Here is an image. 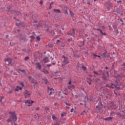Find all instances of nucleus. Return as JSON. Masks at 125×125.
<instances>
[{
  "label": "nucleus",
  "mask_w": 125,
  "mask_h": 125,
  "mask_svg": "<svg viewBox=\"0 0 125 125\" xmlns=\"http://www.w3.org/2000/svg\"><path fill=\"white\" fill-rule=\"evenodd\" d=\"M10 117L7 120V123H10V122H15L17 121V114L15 111H10L9 112Z\"/></svg>",
  "instance_id": "nucleus-1"
},
{
  "label": "nucleus",
  "mask_w": 125,
  "mask_h": 125,
  "mask_svg": "<svg viewBox=\"0 0 125 125\" xmlns=\"http://www.w3.org/2000/svg\"><path fill=\"white\" fill-rule=\"evenodd\" d=\"M20 84H21V85L22 87H21L20 86H16V88L15 89V91H19V90H22V89L24 88V87L25 86L24 82L22 81L20 83Z\"/></svg>",
  "instance_id": "nucleus-2"
},
{
  "label": "nucleus",
  "mask_w": 125,
  "mask_h": 125,
  "mask_svg": "<svg viewBox=\"0 0 125 125\" xmlns=\"http://www.w3.org/2000/svg\"><path fill=\"white\" fill-rule=\"evenodd\" d=\"M5 62H8L10 65H11V66H12V65H14V63H15V61L9 58L6 59L5 60Z\"/></svg>",
  "instance_id": "nucleus-3"
},
{
  "label": "nucleus",
  "mask_w": 125,
  "mask_h": 125,
  "mask_svg": "<svg viewBox=\"0 0 125 125\" xmlns=\"http://www.w3.org/2000/svg\"><path fill=\"white\" fill-rule=\"evenodd\" d=\"M53 91H54V89L48 87L47 93L48 95H53V96H54V93Z\"/></svg>",
  "instance_id": "nucleus-4"
},
{
  "label": "nucleus",
  "mask_w": 125,
  "mask_h": 125,
  "mask_svg": "<svg viewBox=\"0 0 125 125\" xmlns=\"http://www.w3.org/2000/svg\"><path fill=\"white\" fill-rule=\"evenodd\" d=\"M35 68L36 69H37V70H42V66L40 62H35Z\"/></svg>",
  "instance_id": "nucleus-5"
},
{
  "label": "nucleus",
  "mask_w": 125,
  "mask_h": 125,
  "mask_svg": "<svg viewBox=\"0 0 125 125\" xmlns=\"http://www.w3.org/2000/svg\"><path fill=\"white\" fill-rule=\"evenodd\" d=\"M63 63H66L65 64H62L63 66H65V65H67V64H69L70 62H69V60H68V57H65L64 60H63Z\"/></svg>",
  "instance_id": "nucleus-6"
},
{
  "label": "nucleus",
  "mask_w": 125,
  "mask_h": 125,
  "mask_svg": "<svg viewBox=\"0 0 125 125\" xmlns=\"http://www.w3.org/2000/svg\"><path fill=\"white\" fill-rule=\"evenodd\" d=\"M114 84L115 85V87H117V86H120V85H121V83L120 82V80H115L114 81Z\"/></svg>",
  "instance_id": "nucleus-7"
},
{
  "label": "nucleus",
  "mask_w": 125,
  "mask_h": 125,
  "mask_svg": "<svg viewBox=\"0 0 125 125\" xmlns=\"http://www.w3.org/2000/svg\"><path fill=\"white\" fill-rule=\"evenodd\" d=\"M29 81H30L32 83H37V81H36V79L33 78L32 76H29Z\"/></svg>",
  "instance_id": "nucleus-8"
},
{
  "label": "nucleus",
  "mask_w": 125,
  "mask_h": 125,
  "mask_svg": "<svg viewBox=\"0 0 125 125\" xmlns=\"http://www.w3.org/2000/svg\"><path fill=\"white\" fill-rule=\"evenodd\" d=\"M33 103H34V101H30V100H27L25 102V104H29L28 105V106H32Z\"/></svg>",
  "instance_id": "nucleus-9"
},
{
  "label": "nucleus",
  "mask_w": 125,
  "mask_h": 125,
  "mask_svg": "<svg viewBox=\"0 0 125 125\" xmlns=\"http://www.w3.org/2000/svg\"><path fill=\"white\" fill-rule=\"evenodd\" d=\"M101 56H102V57H103V58H105V57H110V55L109 54H108V53H103L102 55H101Z\"/></svg>",
  "instance_id": "nucleus-10"
},
{
  "label": "nucleus",
  "mask_w": 125,
  "mask_h": 125,
  "mask_svg": "<svg viewBox=\"0 0 125 125\" xmlns=\"http://www.w3.org/2000/svg\"><path fill=\"white\" fill-rule=\"evenodd\" d=\"M81 68H82V70L84 71V72H87V67L84 66V65L83 64Z\"/></svg>",
  "instance_id": "nucleus-11"
},
{
  "label": "nucleus",
  "mask_w": 125,
  "mask_h": 125,
  "mask_svg": "<svg viewBox=\"0 0 125 125\" xmlns=\"http://www.w3.org/2000/svg\"><path fill=\"white\" fill-rule=\"evenodd\" d=\"M42 81L44 83H45L46 84H47V83H48V79H47V78H43Z\"/></svg>",
  "instance_id": "nucleus-12"
},
{
  "label": "nucleus",
  "mask_w": 125,
  "mask_h": 125,
  "mask_svg": "<svg viewBox=\"0 0 125 125\" xmlns=\"http://www.w3.org/2000/svg\"><path fill=\"white\" fill-rule=\"evenodd\" d=\"M43 60L44 63H47L48 62H49V59L46 57L43 58Z\"/></svg>",
  "instance_id": "nucleus-13"
},
{
  "label": "nucleus",
  "mask_w": 125,
  "mask_h": 125,
  "mask_svg": "<svg viewBox=\"0 0 125 125\" xmlns=\"http://www.w3.org/2000/svg\"><path fill=\"white\" fill-rule=\"evenodd\" d=\"M52 118L53 119L54 122H56L58 120V118L55 116V114L52 115Z\"/></svg>",
  "instance_id": "nucleus-14"
},
{
  "label": "nucleus",
  "mask_w": 125,
  "mask_h": 125,
  "mask_svg": "<svg viewBox=\"0 0 125 125\" xmlns=\"http://www.w3.org/2000/svg\"><path fill=\"white\" fill-rule=\"evenodd\" d=\"M24 95H28L30 96L31 95V93H30V91H28V90H26V92L24 93Z\"/></svg>",
  "instance_id": "nucleus-15"
},
{
  "label": "nucleus",
  "mask_w": 125,
  "mask_h": 125,
  "mask_svg": "<svg viewBox=\"0 0 125 125\" xmlns=\"http://www.w3.org/2000/svg\"><path fill=\"white\" fill-rule=\"evenodd\" d=\"M113 119H114L113 117H107V118H104V120L105 121H110V120H113Z\"/></svg>",
  "instance_id": "nucleus-16"
},
{
  "label": "nucleus",
  "mask_w": 125,
  "mask_h": 125,
  "mask_svg": "<svg viewBox=\"0 0 125 125\" xmlns=\"http://www.w3.org/2000/svg\"><path fill=\"white\" fill-rule=\"evenodd\" d=\"M15 13L17 16H18V15H21V13L19 11H15Z\"/></svg>",
  "instance_id": "nucleus-17"
},
{
  "label": "nucleus",
  "mask_w": 125,
  "mask_h": 125,
  "mask_svg": "<svg viewBox=\"0 0 125 125\" xmlns=\"http://www.w3.org/2000/svg\"><path fill=\"white\" fill-rule=\"evenodd\" d=\"M66 115H67V112H62V113L61 114V117L62 118H63V117L66 116Z\"/></svg>",
  "instance_id": "nucleus-18"
},
{
  "label": "nucleus",
  "mask_w": 125,
  "mask_h": 125,
  "mask_svg": "<svg viewBox=\"0 0 125 125\" xmlns=\"http://www.w3.org/2000/svg\"><path fill=\"white\" fill-rule=\"evenodd\" d=\"M105 86H106V87L111 88H113V89L114 88V87L112 86H110V84H109V83H107V84L105 85Z\"/></svg>",
  "instance_id": "nucleus-19"
},
{
  "label": "nucleus",
  "mask_w": 125,
  "mask_h": 125,
  "mask_svg": "<svg viewBox=\"0 0 125 125\" xmlns=\"http://www.w3.org/2000/svg\"><path fill=\"white\" fill-rule=\"evenodd\" d=\"M54 12H56V13H61L60 10L59 9H54Z\"/></svg>",
  "instance_id": "nucleus-20"
},
{
  "label": "nucleus",
  "mask_w": 125,
  "mask_h": 125,
  "mask_svg": "<svg viewBox=\"0 0 125 125\" xmlns=\"http://www.w3.org/2000/svg\"><path fill=\"white\" fill-rule=\"evenodd\" d=\"M93 73L95 75H97L98 76H100V75H101L100 73H98V72L95 71H93Z\"/></svg>",
  "instance_id": "nucleus-21"
},
{
  "label": "nucleus",
  "mask_w": 125,
  "mask_h": 125,
  "mask_svg": "<svg viewBox=\"0 0 125 125\" xmlns=\"http://www.w3.org/2000/svg\"><path fill=\"white\" fill-rule=\"evenodd\" d=\"M10 9H11V6H7L6 11L9 12V11H10Z\"/></svg>",
  "instance_id": "nucleus-22"
},
{
  "label": "nucleus",
  "mask_w": 125,
  "mask_h": 125,
  "mask_svg": "<svg viewBox=\"0 0 125 125\" xmlns=\"http://www.w3.org/2000/svg\"><path fill=\"white\" fill-rule=\"evenodd\" d=\"M103 79H104V81H107V80H108V78H107V76H106V75H103Z\"/></svg>",
  "instance_id": "nucleus-23"
},
{
  "label": "nucleus",
  "mask_w": 125,
  "mask_h": 125,
  "mask_svg": "<svg viewBox=\"0 0 125 125\" xmlns=\"http://www.w3.org/2000/svg\"><path fill=\"white\" fill-rule=\"evenodd\" d=\"M107 5H108V7H112L113 4L112 3H107Z\"/></svg>",
  "instance_id": "nucleus-24"
},
{
  "label": "nucleus",
  "mask_w": 125,
  "mask_h": 125,
  "mask_svg": "<svg viewBox=\"0 0 125 125\" xmlns=\"http://www.w3.org/2000/svg\"><path fill=\"white\" fill-rule=\"evenodd\" d=\"M91 82H92V81H91V80H88V81H87V83H88L89 85H91L92 83Z\"/></svg>",
  "instance_id": "nucleus-25"
},
{
  "label": "nucleus",
  "mask_w": 125,
  "mask_h": 125,
  "mask_svg": "<svg viewBox=\"0 0 125 125\" xmlns=\"http://www.w3.org/2000/svg\"><path fill=\"white\" fill-rule=\"evenodd\" d=\"M68 84H69V85H72V80L71 79L68 80Z\"/></svg>",
  "instance_id": "nucleus-26"
},
{
  "label": "nucleus",
  "mask_w": 125,
  "mask_h": 125,
  "mask_svg": "<svg viewBox=\"0 0 125 125\" xmlns=\"http://www.w3.org/2000/svg\"><path fill=\"white\" fill-rule=\"evenodd\" d=\"M114 67H115V65L114 64H112V67L110 68V69L109 68V70L113 71V70H114Z\"/></svg>",
  "instance_id": "nucleus-27"
},
{
  "label": "nucleus",
  "mask_w": 125,
  "mask_h": 125,
  "mask_svg": "<svg viewBox=\"0 0 125 125\" xmlns=\"http://www.w3.org/2000/svg\"><path fill=\"white\" fill-rule=\"evenodd\" d=\"M37 39V41H38V42H40V41H41V37H40V36H37L36 37Z\"/></svg>",
  "instance_id": "nucleus-28"
},
{
  "label": "nucleus",
  "mask_w": 125,
  "mask_h": 125,
  "mask_svg": "<svg viewBox=\"0 0 125 125\" xmlns=\"http://www.w3.org/2000/svg\"><path fill=\"white\" fill-rule=\"evenodd\" d=\"M70 14L71 16H74V15H75V14L74 13V12L70 11Z\"/></svg>",
  "instance_id": "nucleus-29"
},
{
  "label": "nucleus",
  "mask_w": 125,
  "mask_h": 125,
  "mask_svg": "<svg viewBox=\"0 0 125 125\" xmlns=\"http://www.w3.org/2000/svg\"><path fill=\"white\" fill-rule=\"evenodd\" d=\"M24 71H25V70H24L19 69L18 71V72L20 73V72H22V73H24Z\"/></svg>",
  "instance_id": "nucleus-30"
},
{
  "label": "nucleus",
  "mask_w": 125,
  "mask_h": 125,
  "mask_svg": "<svg viewBox=\"0 0 125 125\" xmlns=\"http://www.w3.org/2000/svg\"><path fill=\"white\" fill-rule=\"evenodd\" d=\"M29 59H30V57H26V58H24V60L25 61H28V60H29Z\"/></svg>",
  "instance_id": "nucleus-31"
},
{
  "label": "nucleus",
  "mask_w": 125,
  "mask_h": 125,
  "mask_svg": "<svg viewBox=\"0 0 125 125\" xmlns=\"http://www.w3.org/2000/svg\"><path fill=\"white\" fill-rule=\"evenodd\" d=\"M110 86H113V87H116V85H115V84H113V83H110Z\"/></svg>",
  "instance_id": "nucleus-32"
},
{
  "label": "nucleus",
  "mask_w": 125,
  "mask_h": 125,
  "mask_svg": "<svg viewBox=\"0 0 125 125\" xmlns=\"http://www.w3.org/2000/svg\"><path fill=\"white\" fill-rule=\"evenodd\" d=\"M70 86H71V88H72V89H74L75 88V87H76V85H70Z\"/></svg>",
  "instance_id": "nucleus-33"
},
{
  "label": "nucleus",
  "mask_w": 125,
  "mask_h": 125,
  "mask_svg": "<svg viewBox=\"0 0 125 125\" xmlns=\"http://www.w3.org/2000/svg\"><path fill=\"white\" fill-rule=\"evenodd\" d=\"M39 3L41 5H42V4H43V1L42 0L40 1Z\"/></svg>",
  "instance_id": "nucleus-34"
},
{
  "label": "nucleus",
  "mask_w": 125,
  "mask_h": 125,
  "mask_svg": "<svg viewBox=\"0 0 125 125\" xmlns=\"http://www.w3.org/2000/svg\"><path fill=\"white\" fill-rule=\"evenodd\" d=\"M34 118L35 119H37V118H38V114H34Z\"/></svg>",
  "instance_id": "nucleus-35"
},
{
  "label": "nucleus",
  "mask_w": 125,
  "mask_h": 125,
  "mask_svg": "<svg viewBox=\"0 0 125 125\" xmlns=\"http://www.w3.org/2000/svg\"><path fill=\"white\" fill-rule=\"evenodd\" d=\"M98 30L100 31V33L101 35H103V34H104V33H103L102 30H101V29H98Z\"/></svg>",
  "instance_id": "nucleus-36"
},
{
  "label": "nucleus",
  "mask_w": 125,
  "mask_h": 125,
  "mask_svg": "<svg viewBox=\"0 0 125 125\" xmlns=\"http://www.w3.org/2000/svg\"><path fill=\"white\" fill-rule=\"evenodd\" d=\"M117 3H119V4H121L122 3V1L121 0H119L117 1Z\"/></svg>",
  "instance_id": "nucleus-37"
},
{
  "label": "nucleus",
  "mask_w": 125,
  "mask_h": 125,
  "mask_svg": "<svg viewBox=\"0 0 125 125\" xmlns=\"http://www.w3.org/2000/svg\"><path fill=\"white\" fill-rule=\"evenodd\" d=\"M45 74H49V71L48 70H45V72H44Z\"/></svg>",
  "instance_id": "nucleus-38"
},
{
  "label": "nucleus",
  "mask_w": 125,
  "mask_h": 125,
  "mask_svg": "<svg viewBox=\"0 0 125 125\" xmlns=\"http://www.w3.org/2000/svg\"><path fill=\"white\" fill-rule=\"evenodd\" d=\"M55 125H60V121H59L58 123H55Z\"/></svg>",
  "instance_id": "nucleus-39"
},
{
  "label": "nucleus",
  "mask_w": 125,
  "mask_h": 125,
  "mask_svg": "<svg viewBox=\"0 0 125 125\" xmlns=\"http://www.w3.org/2000/svg\"><path fill=\"white\" fill-rule=\"evenodd\" d=\"M93 55L94 58H96V57H98V55H97L93 54Z\"/></svg>",
  "instance_id": "nucleus-40"
},
{
  "label": "nucleus",
  "mask_w": 125,
  "mask_h": 125,
  "mask_svg": "<svg viewBox=\"0 0 125 125\" xmlns=\"http://www.w3.org/2000/svg\"><path fill=\"white\" fill-rule=\"evenodd\" d=\"M59 71H55L54 72V74L55 75H58V74H59Z\"/></svg>",
  "instance_id": "nucleus-41"
},
{
  "label": "nucleus",
  "mask_w": 125,
  "mask_h": 125,
  "mask_svg": "<svg viewBox=\"0 0 125 125\" xmlns=\"http://www.w3.org/2000/svg\"><path fill=\"white\" fill-rule=\"evenodd\" d=\"M117 13H118V14H120L121 15H123V13L121 14V12H120V11H117Z\"/></svg>",
  "instance_id": "nucleus-42"
},
{
  "label": "nucleus",
  "mask_w": 125,
  "mask_h": 125,
  "mask_svg": "<svg viewBox=\"0 0 125 125\" xmlns=\"http://www.w3.org/2000/svg\"><path fill=\"white\" fill-rule=\"evenodd\" d=\"M67 88L68 89H71V85H69L68 86H67Z\"/></svg>",
  "instance_id": "nucleus-43"
},
{
  "label": "nucleus",
  "mask_w": 125,
  "mask_h": 125,
  "mask_svg": "<svg viewBox=\"0 0 125 125\" xmlns=\"http://www.w3.org/2000/svg\"><path fill=\"white\" fill-rule=\"evenodd\" d=\"M65 104H66V105L67 106H71V104H69V103H66Z\"/></svg>",
  "instance_id": "nucleus-44"
},
{
  "label": "nucleus",
  "mask_w": 125,
  "mask_h": 125,
  "mask_svg": "<svg viewBox=\"0 0 125 125\" xmlns=\"http://www.w3.org/2000/svg\"><path fill=\"white\" fill-rule=\"evenodd\" d=\"M57 42L58 43H60V42H61V41H60V40H58L57 41Z\"/></svg>",
  "instance_id": "nucleus-45"
},
{
  "label": "nucleus",
  "mask_w": 125,
  "mask_h": 125,
  "mask_svg": "<svg viewBox=\"0 0 125 125\" xmlns=\"http://www.w3.org/2000/svg\"><path fill=\"white\" fill-rule=\"evenodd\" d=\"M17 26H21V23H19V22H18V23L17 22Z\"/></svg>",
  "instance_id": "nucleus-46"
},
{
  "label": "nucleus",
  "mask_w": 125,
  "mask_h": 125,
  "mask_svg": "<svg viewBox=\"0 0 125 125\" xmlns=\"http://www.w3.org/2000/svg\"><path fill=\"white\" fill-rule=\"evenodd\" d=\"M24 97H25V98H28V95H24Z\"/></svg>",
  "instance_id": "nucleus-47"
},
{
  "label": "nucleus",
  "mask_w": 125,
  "mask_h": 125,
  "mask_svg": "<svg viewBox=\"0 0 125 125\" xmlns=\"http://www.w3.org/2000/svg\"><path fill=\"white\" fill-rule=\"evenodd\" d=\"M70 112H71V113H73V112H74V108L71 109H70Z\"/></svg>",
  "instance_id": "nucleus-48"
},
{
  "label": "nucleus",
  "mask_w": 125,
  "mask_h": 125,
  "mask_svg": "<svg viewBox=\"0 0 125 125\" xmlns=\"http://www.w3.org/2000/svg\"><path fill=\"white\" fill-rule=\"evenodd\" d=\"M45 71H46L45 69L43 68L42 70V72L43 73H44L45 72Z\"/></svg>",
  "instance_id": "nucleus-49"
},
{
  "label": "nucleus",
  "mask_w": 125,
  "mask_h": 125,
  "mask_svg": "<svg viewBox=\"0 0 125 125\" xmlns=\"http://www.w3.org/2000/svg\"><path fill=\"white\" fill-rule=\"evenodd\" d=\"M106 75H107V76H109V75H110V73H109V71H107V72H106Z\"/></svg>",
  "instance_id": "nucleus-50"
},
{
  "label": "nucleus",
  "mask_w": 125,
  "mask_h": 125,
  "mask_svg": "<svg viewBox=\"0 0 125 125\" xmlns=\"http://www.w3.org/2000/svg\"><path fill=\"white\" fill-rule=\"evenodd\" d=\"M115 87L116 88H117V89H120L121 88H120V87L117 86H116V87Z\"/></svg>",
  "instance_id": "nucleus-51"
},
{
  "label": "nucleus",
  "mask_w": 125,
  "mask_h": 125,
  "mask_svg": "<svg viewBox=\"0 0 125 125\" xmlns=\"http://www.w3.org/2000/svg\"><path fill=\"white\" fill-rule=\"evenodd\" d=\"M9 94H11L12 93V91H10L8 92Z\"/></svg>",
  "instance_id": "nucleus-52"
},
{
  "label": "nucleus",
  "mask_w": 125,
  "mask_h": 125,
  "mask_svg": "<svg viewBox=\"0 0 125 125\" xmlns=\"http://www.w3.org/2000/svg\"><path fill=\"white\" fill-rule=\"evenodd\" d=\"M52 8V7L51 6V3H50V6L49 7V9H51Z\"/></svg>",
  "instance_id": "nucleus-53"
},
{
  "label": "nucleus",
  "mask_w": 125,
  "mask_h": 125,
  "mask_svg": "<svg viewBox=\"0 0 125 125\" xmlns=\"http://www.w3.org/2000/svg\"><path fill=\"white\" fill-rule=\"evenodd\" d=\"M96 108H97V109H98V110H100V109H101V108H100L99 107H97V106H96Z\"/></svg>",
  "instance_id": "nucleus-54"
},
{
  "label": "nucleus",
  "mask_w": 125,
  "mask_h": 125,
  "mask_svg": "<svg viewBox=\"0 0 125 125\" xmlns=\"http://www.w3.org/2000/svg\"><path fill=\"white\" fill-rule=\"evenodd\" d=\"M121 23H124V21L123 20H120Z\"/></svg>",
  "instance_id": "nucleus-55"
},
{
  "label": "nucleus",
  "mask_w": 125,
  "mask_h": 125,
  "mask_svg": "<svg viewBox=\"0 0 125 125\" xmlns=\"http://www.w3.org/2000/svg\"><path fill=\"white\" fill-rule=\"evenodd\" d=\"M87 4H90V2L89 1L87 2Z\"/></svg>",
  "instance_id": "nucleus-56"
},
{
  "label": "nucleus",
  "mask_w": 125,
  "mask_h": 125,
  "mask_svg": "<svg viewBox=\"0 0 125 125\" xmlns=\"http://www.w3.org/2000/svg\"><path fill=\"white\" fill-rule=\"evenodd\" d=\"M62 58H64V59H65V57H65V56H64V55H62Z\"/></svg>",
  "instance_id": "nucleus-57"
},
{
  "label": "nucleus",
  "mask_w": 125,
  "mask_h": 125,
  "mask_svg": "<svg viewBox=\"0 0 125 125\" xmlns=\"http://www.w3.org/2000/svg\"><path fill=\"white\" fill-rule=\"evenodd\" d=\"M72 34H75V30H72Z\"/></svg>",
  "instance_id": "nucleus-58"
},
{
  "label": "nucleus",
  "mask_w": 125,
  "mask_h": 125,
  "mask_svg": "<svg viewBox=\"0 0 125 125\" xmlns=\"http://www.w3.org/2000/svg\"><path fill=\"white\" fill-rule=\"evenodd\" d=\"M103 36H106V33L104 32V33H103Z\"/></svg>",
  "instance_id": "nucleus-59"
},
{
  "label": "nucleus",
  "mask_w": 125,
  "mask_h": 125,
  "mask_svg": "<svg viewBox=\"0 0 125 125\" xmlns=\"http://www.w3.org/2000/svg\"><path fill=\"white\" fill-rule=\"evenodd\" d=\"M105 70H107V69H108V67L106 66V67H105Z\"/></svg>",
  "instance_id": "nucleus-60"
},
{
  "label": "nucleus",
  "mask_w": 125,
  "mask_h": 125,
  "mask_svg": "<svg viewBox=\"0 0 125 125\" xmlns=\"http://www.w3.org/2000/svg\"><path fill=\"white\" fill-rule=\"evenodd\" d=\"M45 110H46V111L47 110H48V107H46V108H45Z\"/></svg>",
  "instance_id": "nucleus-61"
},
{
  "label": "nucleus",
  "mask_w": 125,
  "mask_h": 125,
  "mask_svg": "<svg viewBox=\"0 0 125 125\" xmlns=\"http://www.w3.org/2000/svg\"><path fill=\"white\" fill-rule=\"evenodd\" d=\"M105 53H107V50H104Z\"/></svg>",
  "instance_id": "nucleus-62"
},
{
  "label": "nucleus",
  "mask_w": 125,
  "mask_h": 125,
  "mask_svg": "<svg viewBox=\"0 0 125 125\" xmlns=\"http://www.w3.org/2000/svg\"><path fill=\"white\" fill-rule=\"evenodd\" d=\"M98 57L99 58H101V56H98Z\"/></svg>",
  "instance_id": "nucleus-63"
},
{
  "label": "nucleus",
  "mask_w": 125,
  "mask_h": 125,
  "mask_svg": "<svg viewBox=\"0 0 125 125\" xmlns=\"http://www.w3.org/2000/svg\"><path fill=\"white\" fill-rule=\"evenodd\" d=\"M123 66H124V67H125V63H124V64H123Z\"/></svg>",
  "instance_id": "nucleus-64"
}]
</instances>
